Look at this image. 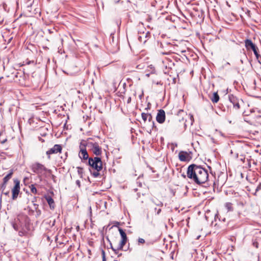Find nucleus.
I'll return each instance as SVG.
<instances>
[{
    "label": "nucleus",
    "mask_w": 261,
    "mask_h": 261,
    "mask_svg": "<svg viewBox=\"0 0 261 261\" xmlns=\"http://www.w3.org/2000/svg\"><path fill=\"white\" fill-rule=\"evenodd\" d=\"M187 176L198 185L206 183L208 179L207 170L201 166L195 164H191L188 166Z\"/></svg>",
    "instance_id": "f257e3e1"
},
{
    "label": "nucleus",
    "mask_w": 261,
    "mask_h": 261,
    "mask_svg": "<svg viewBox=\"0 0 261 261\" xmlns=\"http://www.w3.org/2000/svg\"><path fill=\"white\" fill-rule=\"evenodd\" d=\"M30 219L26 215H19L12 223L13 228L18 231L20 237L25 236L30 230Z\"/></svg>",
    "instance_id": "f03ea898"
},
{
    "label": "nucleus",
    "mask_w": 261,
    "mask_h": 261,
    "mask_svg": "<svg viewBox=\"0 0 261 261\" xmlns=\"http://www.w3.org/2000/svg\"><path fill=\"white\" fill-rule=\"evenodd\" d=\"M88 165L91 168L90 171L94 177L100 175V171L102 169V162L100 158L95 156L89 158Z\"/></svg>",
    "instance_id": "7ed1b4c3"
},
{
    "label": "nucleus",
    "mask_w": 261,
    "mask_h": 261,
    "mask_svg": "<svg viewBox=\"0 0 261 261\" xmlns=\"http://www.w3.org/2000/svg\"><path fill=\"white\" fill-rule=\"evenodd\" d=\"M30 168L33 172L38 175V177L44 175L46 173H50L51 170L46 168L43 164L39 162L33 163Z\"/></svg>",
    "instance_id": "20e7f679"
},
{
    "label": "nucleus",
    "mask_w": 261,
    "mask_h": 261,
    "mask_svg": "<svg viewBox=\"0 0 261 261\" xmlns=\"http://www.w3.org/2000/svg\"><path fill=\"white\" fill-rule=\"evenodd\" d=\"M86 142V145L90 149L92 152L96 156L100 155L102 153L101 148L99 144L94 141L92 138H88Z\"/></svg>",
    "instance_id": "39448f33"
},
{
    "label": "nucleus",
    "mask_w": 261,
    "mask_h": 261,
    "mask_svg": "<svg viewBox=\"0 0 261 261\" xmlns=\"http://www.w3.org/2000/svg\"><path fill=\"white\" fill-rule=\"evenodd\" d=\"M85 143V141L82 140L81 141L80 145V151L79 154V156L81 159L89 160V155L86 148L87 145H86Z\"/></svg>",
    "instance_id": "423d86ee"
},
{
    "label": "nucleus",
    "mask_w": 261,
    "mask_h": 261,
    "mask_svg": "<svg viewBox=\"0 0 261 261\" xmlns=\"http://www.w3.org/2000/svg\"><path fill=\"white\" fill-rule=\"evenodd\" d=\"M14 187L12 189V199L15 200L19 194L20 192V181L17 179H14Z\"/></svg>",
    "instance_id": "0eeeda50"
},
{
    "label": "nucleus",
    "mask_w": 261,
    "mask_h": 261,
    "mask_svg": "<svg viewBox=\"0 0 261 261\" xmlns=\"http://www.w3.org/2000/svg\"><path fill=\"white\" fill-rule=\"evenodd\" d=\"M118 230L121 237V240L118 245V249H123L127 242V238L125 232L121 228L118 227Z\"/></svg>",
    "instance_id": "6e6552de"
},
{
    "label": "nucleus",
    "mask_w": 261,
    "mask_h": 261,
    "mask_svg": "<svg viewBox=\"0 0 261 261\" xmlns=\"http://www.w3.org/2000/svg\"><path fill=\"white\" fill-rule=\"evenodd\" d=\"M178 158L181 162H189L192 159V156L190 153L187 151H180L178 153Z\"/></svg>",
    "instance_id": "1a4fd4ad"
},
{
    "label": "nucleus",
    "mask_w": 261,
    "mask_h": 261,
    "mask_svg": "<svg viewBox=\"0 0 261 261\" xmlns=\"http://www.w3.org/2000/svg\"><path fill=\"white\" fill-rule=\"evenodd\" d=\"M229 101L232 103L233 108L236 110H239L240 108L239 99L233 94L228 95Z\"/></svg>",
    "instance_id": "9d476101"
},
{
    "label": "nucleus",
    "mask_w": 261,
    "mask_h": 261,
    "mask_svg": "<svg viewBox=\"0 0 261 261\" xmlns=\"http://www.w3.org/2000/svg\"><path fill=\"white\" fill-rule=\"evenodd\" d=\"M62 146L61 145L56 144L54 147L46 151V154L48 155V159H50V155L54 153L60 152L62 150Z\"/></svg>",
    "instance_id": "9b49d317"
},
{
    "label": "nucleus",
    "mask_w": 261,
    "mask_h": 261,
    "mask_svg": "<svg viewBox=\"0 0 261 261\" xmlns=\"http://www.w3.org/2000/svg\"><path fill=\"white\" fill-rule=\"evenodd\" d=\"M245 45L248 50L252 49L253 53L258 50L257 46L250 39H247L245 40Z\"/></svg>",
    "instance_id": "f8f14e48"
},
{
    "label": "nucleus",
    "mask_w": 261,
    "mask_h": 261,
    "mask_svg": "<svg viewBox=\"0 0 261 261\" xmlns=\"http://www.w3.org/2000/svg\"><path fill=\"white\" fill-rule=\"evenodd\" d=\"M165 120V112L163 110L160 109L158 111L156 116V120L159 123H163Z\"/></svg>",
    "instance_id": "ddd939ff"
},
{
    "label": "nucleus",
    "mask_w": 261,
    "mask_h": 261,
    "mask_svg": "<svg viewBox=\"0 0 261 261\" xmlns=\"http://www.w3.org/2000/svg\"><path fill=\"white\" fill-rule=\"evenodd\" d=\"M45 200L47 201L49 207L51 210H54L55 207V203L54 199L52 197L49 195L45 196L44 197Z\"/></svg>",
    "instance_id": "4468645a"
},
{
    "label": "nucleus",
    "mask_w": 261,
    "mask_h": 261,
    "mask_svg": "<svg viewBox=\"0 0 261 261\" xmlns=\"http://www.w3.org/2000/svg\"><path fill=\"white\" fill-rule=\"evenodd\" d=\"M106 239L108 240V241L110 243V246H111V248L112 249V250L114 252L115 254L116 255H117L118 256H120L121 255V253L120 254H118V251L120 250H122V249H118V246L116 248H114L113 246H112V244L109 239V238H108V237H107L106 238Z\"/></svg>",
    "instance_id": "2eb2a0df"
},
{
    "label": "nucleus",
    "mask_w": 261,
    "mask_h": 261,
    "mask_svg": "<svg viewBox=\"0 0 261 261\" xmlns=\"http://www.w3.org/2000/svg\"><path fill=\"white\" fill-rule=\"evenodd\" d=\"M151 201L154 204L158 206L162 207L163 206V203L156 198H151Z\"/></svg>",
    "instance_id": "dca6fc26"
},
{
    "label": "nucleus",
    "mask_w": 261,
    "mask_h": 261,
    "mask_svg": "<svg viewBox=\"0 0 261 261\" xmlns=\"http://www.w3.org/2000/svg\"><path fill=\"white\" fill-rule=\"evenodd\" d=\"M148 122L149 123V125L151 128L150 129V131L153 129V127H154V122L152 120V117L150 114L148 113V117L147 120Z\"/></svg>",
    "instance_id": "f3484780"
},
{
    "label": "nucleus",
    "mask_w": 261,
    "mask_h": 261,
    "mask_svg": "<svg viewBox=\"0 0 261 261\" xmlns=\"http://www.w3.org/2000/svg\"><path fill=\"white\" fill-rule=\"evenodd\" d=\"M13 171L11 170L10 173H8L6 176H5L3 178V182L5 184H7V182L9 181V179H10L12 176L13 175Z\"/></svg>",
    "instance_id": "a211bd4d"
},
{
    "label": "nucleus",
    "mask_w": 261,
    "mask_h": 261,
    "mask_svg": "<svg viewBox=\"0 0 261 261\" xmlns=\"http://www.w3.org/2000/svg\"><path fill=\"white\" fill-rule=\"evenodd\" d=\"M219 100V96L217 92H215L213 94L211 100L213 103H217Z\"/></svg>",
    "instance_id": "6ab92c4d"
},
{
    "label": "nucleus",
    "mask_w": 261,
    "mask_h": 261,
    "mask_svg": "<svg viewBox=\"0 0 261 261\" xmlns=\"http://www.w3.org/2000/svg\"><path fill=\"white\" fill-rule=\"evenodd\" d=\"M225 207L226 208L227 212H232L233 211L232 204L231 202H226L225 204Z\"/></svg>",
    "instance_id": "aec40b11"
},
{
    "label": "nucleus",
    "mask_w": 261,
    "mask_h": 261,
    "mask_svg": "<svg viewBox=\"0 0 261 261\" xmlns=\"http://www.w3.org/2000/svg\"><path fill=\"white\" fill-rule=\"evenodd\" d=\"M142 119L144 122H146L148 119V113H142L141 114Z\"/></svg>",
    "instance_id": "412c9836"
},
{
    "label": "nucleus",
    "mask_w": 261,
    "mask_h": 261,
    "mask_svg": "<svg viewBox=\"0 0 261 261\" xmlns=\"http://www.w3.org/2000/svg\"><path fill=\"white\" fill-rule=\"evenodd\" d=\"M31 191L32 193L34 194H37V190L35 187L34 185H31L30 186Z\"/></svg>",
    "instance_id": "4be33fe9"
},
{
    "label": "nucleus",
    "mask_w": 261,
    "mask_h": 261,
    "mask_svg": "<svg viewBox=\"0 0 261 261\" xmlns=\"http://www.w3.org/2000/svg\"><path fill=\"white\" fill-rule=\"evenodd\" d=\"M77 169L79 175L81 177H82L83 174V168L80 167H77Z\"/></svg>",
    "instance_id": "5701e85b"
},
{
    "label": "nucleus",
    "mask_w": 261,
    "mask_h": 261,
    "mask_svg": "<svg viewBox=\"0 0 261 261\" xmlns=\"http://www.w3.org/2000/svg\"><path fill=\"white\" fill-rule=\"evenodd\" d=\"M260 189H261V182L259 183V184L258 185V186L256 188L255 191V193H254V194L255 195L257 191H258L259 190H260Z\"/></svg>",
    "instance_id": "b1692460"
},
{
    "label": "nucleus",
    "mask_w": 261,
    "mask_h": 261,
    "mask_svg": "<svg viewBox=\"0 0 261 261\" xmlns=\"http://www.w3.org/2000/svg\"><path fill=\"white\" fill-rule=\"evenodd\" d=\"M174 65V63L173 62H172L171 60L169 61V62L168 63V66L169 68L171 69L172 66Z\"/></svg>",
    "instance_id": "393cba45"
},
{
    "label": "nucleus",
    "mask_w": 261,
    "mask_h": 261,
    "mask_svg": "<svg viewBox=\"0 0 261 261\" xmlns=\"http://www.w3.org/2000/svg\"><path fill=\"white\" fill-rule=\"evenodd\" d=\"M6 185L7 184H5L4 182H3V184L1 186V189L2 190V192H4L6 188Z\"/></svg>",
    "instance_id": "a878e982"
},
{
    "label": "nucleus",
    "mask_w": 261,
    "mask_h": 261,
    "mask_svg": "<svg viewBox=\"0 0 261 261\" xmlns=\"http://www.w3.org/2000/svg\"><path fill=\"white\" fill-rule=\"evenodd\" d=\"M101 254H102V261H106V254H105V252L103 250H102Z\"/></svg>",
    "instance_id": "bb28decb"
},
{
    "label": "nucleus",
    "mask_w": 261,
    "mask_h": 261,
    "mask_svg": "<svg viewBox=\"0 0 261 261\" xmlns=\"http://www.w3.org/2000/svg\"><path fill=\"white\" fill-rule=\"evenodd\" d=\"M189 117H190V120H191V124L192 125L193 124V123L194 122V117L193 116V115L190 114L189 115Z\"/></svg>",
    "instance_id": "cd10ccee"
},
{
    "label": "nucleus",
    "mask_w": 261,
    "mask_h": 261,
    "mask_svg": "<svg viewBox=\"0 0 261 261\" xmlns=\"http://www.w3.org/2000/svg\"><path fill=\"white\" fill-rule=\"evenodd\" d=\"M145 241L144 239H143L142 238L138 239V243H139L144 244V243H145Z\"/></svg>",
    "instance_id": "c85d7f7f"
},
{
    "label": "nucleus",
    "mask_w": 261,
    "mask_h": 261,
    "mask_svg": "<svg viewBox=\"0 0 261 261\" xmlns=\"http://www.w3.org/2000/svg\"><path fill=\"white\" fill-rule=\"evenodd\" d=\"M254 54L256 59H258L259 57H260V55L258 53V50H256L255 52H254Z\"/></svg>",
    "instance_id": "c756f323"
},
{
    "label": "nucleus",
    "mask_w": 261,
    "mask_h": 261,
    "mask_svg": "<svg viewBox=\"0 0 261 261\" xmlns=\"http://www.w3.org/2000/svg\"><path fill=\"white\" fill-rule=\"evenodd\" d=\"M36 211V213H37V217H39L40 215H41V211L40 210H38Z\"/></svg>",
    "instance_id": "7c9ffc66"
},
{
    "label": "nucleus",
    "mask_w": 261,
    "mask_h": 261,
    "mask_svg": "<svg viewBox=\"0 0 261 261\" xmlns=\"http://www.w3.org/2000/svg\"><path fill=\"white\" fill-rule=\"evenodd\" d=\"M34 208H35V211L39 210L38 209V206H39L38 204L34 203Z\"/></svg>",
    "instance_id": "2f4dec72"
},
{
    "label": "nucleus",
    "mask_w": 261,
    "mask_h": 261,
    "mask_svg": "<svg viewBox=\"0 0 261 261\" xmlns=\"http://www.w3.org/2000/svg\"><path fill=\"white\" fill-rule=\"evenodd\" d=\"M238 205H240V206H241L242 207L244 206V204L243 201H239L238 203Z\"/></svg>",
    "instance_id": "473e14b6"
},
{
    "label": "nucleus",
    "mask_w": 261,
    "mask_h": 261,
    "mask_svg": "<svg viewBox=\"0 0 261 261\" xmlns=\"http://www.w3.org/2000/svg\"><path fill=\"white\" fill-rule=\"evenodd\" d=\"M76 184L79 186V187H80L81 186V182L79 180H77L76 181Z\"/></svg>",
    "instance_id": "72a5a7b5"
},
{
    "label": "nucleus",
    "mask_w": 261,
    "mask_h": 261,
    "mask_svg": "<svg viewBox=\"0 0 261 261\" xmlns=\"http://www.w3.org/2000/svg\"><path fill=\"white\" fill-rule=\"evenodd\" d=\"M2 193H3L4 195H6V196H9V193H10L9 191H7V192H5L4 191V192H2Z\"/></svg>",
    "instance_id": "f704fd0d"
},
{
    "label": "nucleus",
    "mask_w": 261,
    "mask_h": 261,
    "mask_svg": "<svg viewBox=\"0 0 261 261\" xmlns=\"http://www.w3.org/2000/svg\"><path fill=\"white\" fill-rule=\"evenodd\" d=\"M161 211H162L161 208L158 209L157 212H156V214L158 215H159L160 214V213L161 212Z\"/></svg>",
    "instance_id": "c9c22d12"
},
{
    "label": "nucleus",
    "mask_w": 261,
    "mask_h": 261,
    "mask_svg": "<svg viewBox=\"0 0 261 261\" xmlns=\"http://www.w3.org/2000/svg\"><path fill=\"white\" fill-rule=\"evenodd\" d=\"M131 99H131V97H128V99H127V101L128 103H130V101H131Z\"/></svg>",
    "instance_id": "e433bc0d"
},
{
    "label": "nucleus",
    "mask_w": 261,
    "mask_h": 261,
    "mask_svg": "<svg viewBox=\"0 0 261 261\" xmlns=\"http://www.w3.org/2000/svg\"><path fill=\"white\" fill-rule=\"evenodd\" d=\"M221 218L222 219V221H223V222H225V218Z\"/></svg>",
    "instance_id": "4c0bfd02"
},
{
    "label": "nucleus",
    "mask_w": 261,
    "mask_h": 261,
    "mask_svg": "<svg viewBox=\"0 0 261 261\" xmlns=\"http://www.w3.org/2000/svg\"><path fill=\"white\" fill-rule=\"evenodd\" d=\"M182 176L185 178L186 177V175H185L184 174H182Z\"/></svg>",
    "instance_id": "58836bf2"
},
{
    "label": "nucleus",
    "mask_w": 261,
    "mask_h": 261,
    "mask_svg": "<svg viewBox=\"0 0 261 261\" xmlns=\"http://www.w3.org/2000/svg\"><path fill=\"white\" fill-rule=\"evenodd\" d=\"M141 38V36L139 37V38H138V39H139V40H140Z\"/></svg>",
    "instance_id": "ea45409f"
},
{
    "label": "nucleus",
    "mask_w": 261,
    "mask_h": 261,
    "mask_svg": "<svg viewBox=\"0 0 261 261\" xmlns=\"http://www.w3.org/2000/svg\"><path fill=\"white\" fill-rule=\"evenodd\" d=\"M208 168L211 170V167H210V166H208Z\"/></svg>",
    "instance_id": "a19ab883"
},
{
    "label": "nucleus",
    "mask_w": 261,
    "mask_h": 261,
    "mask_svg": "<svg viewBox=\"0 0 261 261\" xmlns=\"http://www.w3.org/2000/svg\"><path fill=\"white\" fill-rule=\"evenodd\" d=\"M154 210H155V211H157V210H158V209L155 207V208H154Z\"/></svg>",
    "instance_id": "79ce46f5"
},
{
    "label": "nucleus",
    "mask_w": 261,
    "mask_h": 261,
    "mask_svg": "<svg viewBox=\"0 0 261 261\" xmlns=\"http://www.w3.org/2000/svg\"><path fill=\"white\" fill-rule=\"evenodd\" d=\"M113 226H112V227H111L110 229H113Z\"/></svg>",
    "instance_id": "37998d69"
},
{
    "label": "nucleus",
    "mask_w": 261,
    "mask_h": 261,
    "mask_svg": "<svg viewBox=\"0 0 261 261\" xmlns=\"http://www.w3.org/2000/svg\"><path fill=\"white\" fill-rule=\"evenodd\" d=\"M117 224L118 225L119 224V222H117Z\"/></svg>",
    "instance_id": "c03bdc74"
}]
</instances>
